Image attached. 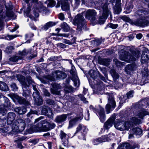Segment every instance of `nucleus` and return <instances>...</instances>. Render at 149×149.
Masks as SVG:
<instances>
[{
  "instance_id": "nucleus-36",
  "label": "nucleus",
  "mask_w": 149,
  "mask_h": 149,
  "mask_svg": "<svg viewBox=\"0 0 149 149\" xmlns=\"http://www.w3.org/2000/svg\"><path fill=\"white\" fill-rule=\"evenodd\" d=\"M35 103L37 105H40L43 103V100L40 96L39 97H37L34 99Z\"/></svg>"
},
{
  "instance_id": "nucleus-56",
  "label": "nucleus",
  "mask_w": 149,
  "mask_h": 149,
  "mask_svg": "<svg viewBox=\"0 0 149 149\" xmlns=\"http://www.w3.org/2000/svg\"><path fill=\"white\" fill-rule=\"evenodd\" d=\"M37 112L36 111H31L27 114V116L28 117H29L30 116V115L32 114H37Z\"/></svg>"
},
{
  "instance_id": "nucleus-26",
  "label": "nucleus",
  "mask_w": 149,
  "mask_h": 149,
  "mask_svg": "<svg viewBox=\"0 0 149 149\" xmlns=\"http://www.w3.org/2000/svg\"><path fill=\"white\" fill-rule=\"evenodd\" d=\"M53 88L51 89V92L54 94L59 95L60 91L58 90L59 86L56 84H52Z\"/></svg>"
},
{
  "instance_id": "nucleus-63",
  "label": "nucleus",
  "mask_w": 149,
  "mask_h": 149,
  "mask_svg": "<svg viewBox=\"0 0 149 149\" xmlns=\"http://www.w3.org/2000/svg\"><path fill=\"white\" fill-rule=\"evenodd\" d=\"M89 113L88 111H87V113L85 114V118L86 120H88L89 119Z\"/></svg>"
},
{
  "instance_id": "nucleus-6",
  "label": "nucleus",
  "mask_w": 149,
  "mask_h": 149,
  "mask_svg": "<svg viewBox=\"0 0 149 149\" xmlns=\"http://www.w3.org/2000/svg\"><path fill=\"white\" fill-rule=\"evenodd\" d=\"M84 19L81 14H78L74 19L72 23L74 25L77 26V30L81 31L84 23Z\"/></svg>"
},
{
  "instance_id": "nucleus-5",
  "label": "nucleus",
  "mask_w": 149,
  "mask_h": 149,
  "mask_svg": "<svg viewBox=\"0 0 149 149\" xmlns=\"http://www.w3.org/2000/svg\"><path fill=\"white\" fill-rule=\"evenodd\" d=\"M28 120H29V123L30 120L28 119L25 120L20 119H18L17 121H15L12 125L13 129L17 131H23L25 129L26 123H27V121Z\"/></svg>"
},
{
  "instance_id": "nucleus-37",
  "label": "nucleus",
  "mask_w": 149,
  "mask_h": 149,
  "mask_svg": "<svg viewBox=\"0 0 149 149\" xmlns=\"http://www.w3.org/2000/svg\"><path fill=\"white\" fill-rule=\"evenodd\" d=\"M110 72L114 79H117L119 77V75L115 72L114 70H111L110 71Z\"/></svg>"
},
{
  "instance_id": "nucleus-45",
  "label": "nucleus",
  "mask_w": 149,
  "mask_h": 149,
  "mask_svg": "<svg viewBox=\"0 0 149 149\" xmlns=\"http://www.w3.org/2000/svg\"><path fill=\"white\" fill-rule=\"evenodd\" d=\"M118 25L117 24H114L111 23H109L108 24V26L113 29H116L118 27Z\"/></svg>"
},
{
  "instance_id": "nucleus-48",
  "label": "nucleus",
  "mask_w": 149,
  "mask_h": 149,
  "mask_svg": "<svg viewBox=\"0 0 149 149\" xmlns=\"http://www.w3.org/2000/svg\"><path fill=\"white\" fill-rule=\"evenodd\" d=\"M113 61L117 66H120L123 65L122 63L118 61L117 59H114Z\"/></svg>"
},
{
  "instance_id": "nucleus-12",
  "label": "nucleus",
  "mask_w": 149,
  "mask_h": 149,
  "mask_svg": "<svg viewBox=\"0 0 149 149\" xmlns=\"http://www.w3.org/2000/svg\"><path fill=\"white\" fill-rule=\"evenodd\" d=\"M48 122L46 121H42L38 123L36 128V132L47 131L49 130V126L47 125Z\"/></svg>"
},
{
  "instance_id": "nucleus-3",
  "label": "nucleus",
  "mask_w": 149,
  "mask_h": 149,
  "mask_svg": "<svg viewBox=\"0 0 149 149\" xmlns=\"http://www.w3.org/2000/svg\"><path fill=\"white\" fill-rule=\"evenodd\" d=\"M141 123V120L135 117H132L130 121L126 122H120L119 120L114 123L115 127L120 131L128 130L130 128Z\"/></svg>"
},
{
  "instance_id": "nucleus-35",
  "label": "nucleus",
  "mask_w": 149,
  "mask_h": 149,
  "mask_svg": "<svg viewBox=\"0 0 149 149\" xmlns=\"http://www.w3.org/2000/svg\"><path fill=\"white\" fill-rule=\"evenodd\" d=\"M45 3L47 4V6L48 7H53L56 4L55 1L54 0H47Z\"/></svg>"
},
{
  "instance_id": "nucleus-42",
  "label": "nucleus",
  "mask_w": 149,
  "mask_h": 149,
  "mask_svg": "<svg viewBox=\"0 0 149 149\" xmlns=\"http://www.w3.org/2000/svg\"><path fill=\"white\" fill-rule=\"evenodd\" d=\"M19 58L18 56H13L11 57L9 59V60L10 61L13 62H16L17 61Z\"/></svg>"
},
{
  "instance_id": "nucleus-57",
  "label": "nucleus",
  "mask_w": 149,
  "mask_h": 149,
  "mask_svg": "<svg viewBox=\"0 0 149 149\" xmlns=\"http://www.w3.org/2000/svg\"><path fill=\"white\" fill-rule=\"evenodd\" d=\"M83 126L81 125H80L78 126L77 127V130L75 132V133H77L79 131H81V130L82 129Z\"/></svg>"
},
{
  "instance_id": "nucleus-38",
  "label": "nucleus",
  "mask_w": 149,
  "mask_h": 149,
  "mask_svg": "<svg viewBox=\"0 0 149 149\" xmlns=\"http://www.w3.org/2000/svg\"><path fill=\"white\" fill-rule=\"evenodd\" d=\"M14 49V47L12 46H8L6 47L5 52L8 54H10L12 52V50Z\"/></svg>"
},
{
  "instance_id": "nucleus-24",
  "label": "nucleus",
  "mask_w": 149,
  "mask_h": 149,
  "mask_svg": "<svg viewBox=\"0 0 149 149\" xmlns=\"http://www.w3.org/2000/svg\"><path fill=\"white\" fill-rule=\"evenodd\" d=\"M136 68V65L135 64L129 65L125 67V71L127 74H130L131 71L135 70Z\"/></svg>"
},
{
  "instance_id": "nucleus-10",
  "label": "nucleus",
  "mask_w": 149,
  "mask_h": 149,
  "mask_svg": "<svg viewBox=\"0 0 149 149\" xmlns=\"http://www.w3.org/2000/svg\"><path fill=\"white\" fill-rule=\"evenodd\" d=\"M97 15V12L95 10L89 9L86 11L85 17L93 22L96 19Z\"/></svg>"
},
{
  "instance_id": "nucleus-32",
  "label": "nucleus",
  "mask_w": 149,
  "mask_h": 149,
  "mask_svg": "<svg viewBox=\"0 0 149 149\" xmlns=\"http://www.w3.org/2000/svg\"><path fill=\"white\" fill-rule=\"evenodd\" d=\"M55 25V24L54 23L52 22H49L46 24L43 27V29L44 30H47L49 28Z\"/></svg>"
},
{
  "instance_id": "nucleus-51",
  "label": "nucleus",
  "mask_w": 149,
  "mask_h": 149,
  "mask_svg": "<svg viewBox=\"0 0 149 149\" xmlns=\"http://www.w3.org/2000/svg\"><path fill=\"white\" fill-rule=\"evenodd\" d=\"M87 130V128L83 126L81 132L82 134L83 135H84L86 134Z\"/></svg>"
},
{
  "instance_id": "nucleus-15",
  "label": "nucleus",
  "mask_w": 149,
  "mask_h": 149,
  "mask_svg": "<svg viewBox=\"0 0 149 149\" xmlns=\"http://www.w3.org/2000/svg\"><path fill=\"white\" fill-rule=\"evenodd\" d=\"M142 133V130L141 128L138 127L133 128L129 132V138L130 139L133 138L134 137V134H135L136 135H139Z\"/></svg>"
},
{
  "instance_id": "nucleus-14",
  "label": "nucleus",
  "mask_w": 149,
  "mask_h": 149,
  "mask_svg": "<svg viewBox=\"0 0 149 149\" xmlns=\"http://www.w3.org/2000/svg\"><path fill=\"white\" fill-rule=\"evenodd\" d=\"M70 73L72 75V80L73 81L74 85L75 86L78 87L80 85L79 79L77 74L76 69L74 67H72L70 71Z\"/></svg>"
},
{
  "instance_id": "nucleus-7",
  "label": "nucleus",
  "mask_w": 149,
  "mask_h": 149,
  "mask_svg": "<svg viewBox=\"0 0 149 149\" xmlns=\"http://www.w3.org/2000/svg\"><path fill=\"white\" fill-rule=\"evenodd\" d=\"M103 13L101 16L99 17V22L100 24H103L109 15L111 16L110 11L108 9L107 4L104 5L102 8Z\"/></svg>"
},
{
  "instance_id": "nucleus-20",
  "label": "nucleus",
  "mask_w": 149,
  "mask_h": 149,
  "mask_svg": "<svg viewBox=\"0 0 149 149\" xmlns=\"http://www.w3.org/2000/svg\"><path fill=\"white\" fill-rule=\"evenodd\" d=\"M48 11V10L46 7L42 5H41L40 8H36L34 10V13L36 17H38L39 16L38 12L45 13H46Z\"/></svg>"
},
{
  "instance_id": "nucleus-55",
  "label": "nucleus",
  "mask_w": 149,
  "mask_h": 149,
  "mask_svg": "<svg viewBox=\"0 0 149 149\" xmlns=\"http://www.w3.org/2000/svg\"><path fill=\"white\" fill-rule=\"evenodd\" d=\"M142 75L143 76H147L148 74V71L147 68H145V70H144V71H143L142 70L141 71Z\"/></svg>"
},
{
  "instance_id": "nucleus-52",
  "label": "nucleus",
  "mask_w": 149,
  "mask_h": 149,
  "mask_svg": "<svg viewBox=\"0 0 149 149\" xmlns=\"http://www.w3.org/2000/svg\"><path fill=\"white\" fill-rule=\"evenodd\" d=\"M58 59L57 56H52L50 58L48 59L49 61H52L57 60Z\"/></svg>"
},
{
  "instance_id": "nucleus-17",
  "label": "nucleus",
  "mask_w": 149,
  "mask_h": 149,
  "mask_svg": "<svg viewBox=\"0 0 149 149\" xmlns=\"http://www.w3.org/2000/svg\"><path fill=\"white\" fill-rule=\"evenodd\" d=\"M42 113L43 114L46 115L49 117H52L53 116V113L51 109L45 105L42 106Z\"/></svg>"
},
{
  "instance_id": "nucleus-28",
  "label": "nucleus",
  "mask_w": 149,
  "mask_h": 149,
  "mask_svg": "<svg viewBox=\"0 0 149 149\" xmlns=\"http://www.w3.org/2000/svg\"><path fill=\"white\" fill-rule=\"evenodd\" d=\"M15 111L19 114H23L26 111V109L25 107H16L14 109Z\"/></svg>"
},
{
  "instance_id": "nucleus-13",
  "label": "nucleus",
  "mask_w": 149,
  "mask_h": 149,
  "mask_svg": "<svg viewBox=\"0 0 149 149\" xmlns=\"http://www.w3.org/2000/svg\"><path fill=\"white\" fill-rule=\"evenodd\" d=\"M8 95L13 99L17 100L20 104H23L26 105L29 104V102L28 101L16 94L11 93L9 94Z\"/></svg>"
},
{
  "instance_id": "nucleus-33",
  "label": "nucleus",
  "mask_w": 149,
  "mask_h": 149,
  "mask_svg": "<svg viewBox=\"0 0 149 149\" xmlns=\"http://www.w3.org/2000/svg\"><path fill=\"white\" fill-rule=\"evenodd\" d=\"M89 74L91 77L93 79H96L97 77V72L93 70H91L89 71Z\"/></svg>"
},
{
  "instance_id": "nucleus-31",
  "label": "nucleus",
  "mask_w": 149,
  "mask_h": 149,
  "mask_svg": "<svg viewBox=\"0 0 149 149\" xmlns=\"http://www.w3.org/2000/svg\"><path fill=\"white\" fill-rule=\"evenodd\" d=\"M61 27L65 32H68L70 29V27L65 22H63L61 24Z\"/></svg>"
},
{
  "instance_id": "nucleus-18",
  "label": "nucleus",
  "mask_w": 149,
  "mask_h": 149,
  "mask_svg": "<svg viewBox=\"0 0 149 149\" xmlns=\"http://www.w3.org/2000/svg\"><path fill=\"white\" fill-rule=\"evenodd\" d=\"M149 60V51L146 49L143 51L141 58V62L142 63H146Z\"/></svg>"
},
{
  "instance_id": "nucleus-62",
  "label": "nucleus",
  "mask_w": 149,
  "mask_h": 149,
  "mask_svg": "<svg viewBox=\"0 0 149 149\" xmlns=\"http://www.w3.org/2000/svg\"><path fill=\"white\" fill-rule=\"evenodd\" d=\"M30 6H28L27 8L24 10V13L27 15H28L30 13Z\"/></svg>"
},
{
  "instance_id": "nucleus-43",
  "label": "nucleus",
  "mask_w": 149,
  "mask_h": 149,
  "mask_svg": "<svg viewBox=\"0 0 149 149\" xmlns=\"http://www.w3.org/2000/svg\"><path fill=\"white\" fill-rule=\"evenodd\" d=\"M101 143H102L101 140L100 138L94 139L93 141V143L94 145H97Z\"/></svg>"
},
{
  "instance_id": "nucleus-23",
  "label": "nucleus",
  "mask_w": 149,
  "mask_h": 149,
  "mask_svg": "<svg viewBox=\"0 0 149 149\" xmlns=\"http://www.w3.org/2000/svg\"><path fill=\"white\" fill-rule=\"evenodd\" d=\"M15 114L13 112L9 113L8 114L7 123L8 125H10L14 120L15 117Z\"/></svg>"
},
{
  "instance_id": "nucleus-46",
  "label": "nucleus",
  "mask_w": 149,
  "mask_h": 149,
  "mask_svg": "<svg viewBox=\"0 0 149 149\" xmlns=\"http://www.w3.org/2000/svg\"><path fill=\"white\" fill-rule=\"evenodd\" d=\"M7 112L6 109L4 108H0V117L1 115L4 116Z\"/></svg>"
},
{
  "instance_id": "nucleus-53",
  "label": "nucleus",
  "mask_w": 149,
  "mask_h": 149,
  "mask_svg": "<svg viewBox=\"0 0 149 149\" xmlns=\"http://www.w3.org/2000/svg\"><path fill=\"white\" fill-rule=\"evenodd\" d=\"M134 92L133 91H131L128 92L127 94V97L128 98H130L133 97Z\"/></svg>"
},
{
  "instance_id": "nucleus-61",
  "label": "nucleus",
  "mask_w": 149,
  "mask_h": 149,
  "mask_svg": "<svg viewBox=\"0 0 149 149\" xmlns=\"http://www.w3.org/2000/svg\"><path fill=\"white\" fill-rule=\"evenodd\" d=\"M63 42L69 45H71L72 44V43L71 42L70 40L65 39L63 40Z\"/></svg>"
},
{
  "instance_id": "nucleus-19",
  "label": "nucleus",
  "mask_w": 149,
  "mask_h": 149,
  "mask_svg": "<svg viewBox=\"0 0 149 149\" xmlns=\"http://www.w3.org/2000/svg\"><path fill=\"white\" fill-rule=\"evenodd\" d=\"M60 136L63 142V144L64 146L68 147V141L66 134L61 130L60 132Z\"/></svg>"
},
{
  "instance_id": "nucleus-2",
  "label": "nucleus",
  "mask_w": 149,
  "mask_h": 149,
  "mask_svg": "<svg viewBox=\"0 0 149 149\" xmlns=\"http://www.w3.org/2000/svg\"><path fill=\"white\" fill-rule=\"evenodd\" d=\"M136 14L139 16V19L132 21L125 16L122 17L121 18L124 21L130 22L132 25L142 27H145L149 25V22L145 19L149 17V13L147 11L140 10L136 12Z\"/></svg>"
},
{
  "instance_id": "nucleus-60",
  "label": "nucleus",
  "mask_w": 149,
  "mask_h": 149,
  "mask_svg": "<svg viewBox=\"0 0 149 149\" xmlns=\"http://www.w3.org/2000/svg\"><path fill=\"white\" fill-rule=\"evenodd\" d=\"M15 37V36H10V35H7L6 37V39L7 40H10Z\"/></svg>"
},
{
  "instance_id": "nucleus-25",
  "label": "nucleus",
  "mask_w": 149,
  "mask_h": 149,
  "mask_svg": "<svg viewBox=\"0 0 149 149\" xmlns=\"http://www.w3.org/2000/svg\"><path fill=\"white\" fill-rule=\"evenodd\" d=\"M114 136V134L112 133H110L108 135H106L102 136L100 137L101 140L102 142L109 141L111 140Z\"/></svg>"
},
{
  "instance_id": "nucleus-27",
  "label": "nucleus",
  "mask_w": 149,
  "mask_h": 149,
  "mask_svg": "<svg viewBox=\"0 0 149 149\" xmlns=\"http://www.w3.org/2000/svg\"><path fill=\"white\" fill-rule=\"evenodd\" d=\"M136 147L132 148L130 146V144L128 143H123L121 144L117 149H134Z\"/></svg>"
},
{
  "instance_id": "nucleus-64",
  "label": "nucleus",
  "mask_w": 149,
  "mask_h": 149,
  "mask_svg": "<svg viewBox=\"0 0 149 149\" xmlns=\"http://www.w3.org/2000/svg\"><path fill=\"white\" fill-rule=\"evenodd\" d=\"M33 36V33H29L25 35V37L26 38H31Z\"/></svg>"
},
{
  "instance_id": "nucleus-58",
  "label": "nucleus",
  "mask_w": 149,
  "mask_h": 149,
  "mask_svg": "<svg viewBox=\"0 0 149 149\" xmlns=\"http://www.w3.org/2000/svg\"><path fill=\"white\" fill-rule=\"evenodd\" d=\"M58 17L59 19L61 20H63L64 19V14L62 13H61L59 14Z\"/></svg>"
},
{
  "instance_id": "nucleus-47",
  "label": "nucleus",
  "mask_w": 149,
  "mask_h": 149,
  "mask_svg": "<svg viewBox=\"0 0 149 149\" xmlns=\"http://www.w3.org/2000/svg\"><path fill=\"white\" fill-rule=\"evenodd\" d=\"M145 114V112L144 111H142L139 112L137 114V116H138L139 118H142Z\"/></svg>"
},
{
  "instance_id": "nucleus-49",
  "label": "nucleus",
  "mask_w": 149,
  "mask_h": 149,
  "mask_svg": "<svg viewBox=\"0 0 149 149\" xmlns=\"http://www.w3.org/2000/svg\"><path fill=\"white\" fill-rule=\"evenodd\" d=\"M79 98L84 103H87L88 101L86 100V98L81 94L78 95Z\"/></svg>"
},
{
  "instance_id": "nucleus-54",
  "label": "nucleus",
  "mask_w": 149,
  "mask_h": 149,
  "mask_svg": "<svg viewBox=\"0 0 149 149\" xmlns=\"http://www.w3.org/2000/svg\"><path fill=\"white\" fill-rule=\"evenodd\" d=\"M28 54V52H26V50H24L22 52H19V54L22 56H24L27 55Z\"/></svg>"
},
{
  "instance_id": "nucleus-39",
  "label": "nucleus",
  "mask_w": 149,
  "mask_h": 149,
  "mask_svg": "<svg viewBox=\"0 0 149 149\" xmlns=\"http://www.w3.org/2000/svg\"><path fill=\"white\" fill-rule=\"evenodd\" d=\"M45 101L47 104L49 105H54L55 104L54 101L52 100L47 98L46 99Z\"/></svg>"
},
{
  "instance_id": "nucleus-21",
  "label": "nucleus",
  "mask_w": 149,
  "mask_h": 149,
  "mask_svg": "<svg viewBox=\"0 0 149 149\" xmlns=\"http://www.w3.org/2000/svg\"><path fill=\"white\" fill-rule=\"evenodd\" d=\"M68 115V114H63L57 116L55 119V121L58 123H61L66 120L67 117Z\"/></svg>"
},
{
  "instance_id": "nucleus-29",
  "label": "nucleus",
  "mask_w": 149,
  "mask_h": 149,
  "mask_svg": "<svg viewBox=\"0 0 149 149\" xmlns=\"http://www.w3.org/2000/svg\"><path fill=\"white\" fill-rule=\"evenodd\" d=\"M0 90L3 91H7L8 90V87L6 83L0 81Z\"/></svg>"
},
{
  "instance_id": "nucleus-11",
  "label": "nucleus",
  "mask_w": 149,
  "mask_h": 149,
  "mask_svg": "<svg viewBox=\"0 0 149 149\" xmlns=\"http://www.w3.org/2000/svg\"><path fill=\"white\" fill-rule=\"evenodd\" d=\"M53 77H51L50 79L52 81H55V78L57 79H63L67 77V74L63 72L57 70L53 73Z\"/></svg>"
},
{
  "instance_id": "nucleus-50",
  "label": "nucleus",
  "mask_w": 149,
  "mask_h": 149,
  "mask_svg": "<svg viewBox=\"0 0 149 149\" xmlns=\"http://www.w3.org/2000/svg\"><path fill=\"white\" fill-rule=\"evenodd\" d=\"M83 115L82 113L80 112L77 115V117L76 118H77V120H81L83 118Z\"/></svg>"
},
{
  "instance_id": "nucleus-41",
  "label": "nucleus",
  "mask_w": 149,
  "mask_h": 149,
  "mask_svg": "<svg viewBox=\"0 0 149 149\" xmlns=\"http://www.w3.org/2000/svg\"><path fill=\"white\" fill-rule=\"evenodd\" d=\"M10 87L12 90L14 91H16L17 90L18 88L16 84L15 83H12L10 85Z\"/></svg>"
},
{
  "instance_id": "nucleus-8",
  "label": "nucleus",
  "mask_w": 149,
  "mask_h": 149,
  "mask_svg": "<svg viewBox=\"0 0 149 149\" xmlns=\"http://www.w3.org/2000/svg\"><path fill=\"white\" fill-rule=\"evenodd\" d=\"M107 95L108 97V103L106 106L105 109L107 113H109L110 112L111 107L113 108L115 107L116 103L112 94L108 93Z\"/></svg>"
},
{
  "instance_id": "nucleus-4",
  "label": "nucleus",
  "mask_w": 149,
  "mask_h": 149,
  "mask_svg": "<svg viewBox=\"0 0 149 149\" xmlns=\"http://www.w3.org/2000/svg\"><path fill=\"white\" fill-rule=\"evenodd\" d=\"M120 52H123L122 54H120V59L128 62L135 61L136 60V58L140 56V52L138 50L133 51L131 54L128 53L123 49L120 50Z\"/></svg>"
},
{
  "instance_id": "nucleus-34",
  "label": "nucleus",
  "mask_w": 149,
  "mask_h": 149,
  "mask_svg": "<svg viewBox=\"0 0 149 149\" xmlns=\"http://www.w3.org/2000/svg\"><path fill=\"white\" fill-rule=\"evenodd\" d=\"M78 121L77 118H74L70 120L69 121V124L68 128H72Z\"/></svg>"
},
{
  "instance_id": "nucleus-9",
  "label": "nucleus",
  "mask_w": 149,
  "mask_h": 149,
  "mask_svg": "<svg viewBox=\"0 0 149 149\" xmlns=\"http://www.w3.org/2000/svg\"><path fill=\"white\" fill-rule=\"evenodd\" d=\"M89 108L90 109L92 110L95 113H96L97 112L98 113L100 119L102 122L103 123L105 121V115L103 108L100 106L99 109H97L94 108L92 105H90Z\"/></svg>"
},
{
  "instance_id": "nucleus-30",
  "label": "nucleus",
  "mask_w": 149,
  "mask_h": 149,
  "mask_svg": "<svg viewBox=\"0 0 149 149\" xmlns=\"http://www.w3.org/2000/svg\"><path fill=\"white\" fill-rule=\"evenodd\" d=\"M110 61V60L108 59H101L99 61L100 64L106 66L109 65Z\"/></svg>"
},
{
  "instance_id": "nucleus-22",
  "label": "nucleus",
  "mask_w": 149,
  "mask_h": 149,
  "mask_svg": "<svg viewBox=\"0 0 149 149\" xmlns=\"http://www.w3.org/2000/svg\"><path fill=\"white\" fill-rule=\"evenodd\" d=\"M61 4L62 9L64 11L68 10L69 9V5L67 0H61L59 2Z\"/></svg>"
},
{
  "instance_id": "nucleus-40",
  "label": "nucleus",
  "mask_w": 149,
  "mask_h": 149,
  "mask_svg": "<svg viewBox=\"0 0 149 149\" xmlns=\"http://www.w3.org/2000/svg\"><path fill=\"white\" fill-rule=\"evenodd\" d=\"M121 11V8L120 6H115L114 8L115 13L116 14L119 13Z\"/></svg>"
},
{
  "instance_id": "nucleus-59",
  "label": "nucleus",
  "mask_w": 149,
  "mask_h": 149,
  "mask_svg": "<svg viewBox=\"0 0 149 149\" xmlns=\"http://www.w3.org/2000/svg\"><path fill=\"white\" fill-rule=\"evenodd\" d=\"M58 47H60L61 48H65L66 47V45L62 43H60L57 44Z\"/></svg>"
},
{
  "instance_id": "nucleus-44",
  "label": "nucleus",
  "mask_w": 149,
  "mask_h": 149,
  "mask_svg": "<svg viewBox=\"0 0 149 149\" xmlns=\"http://www.w3.org/2000/svg\"><path fill=\"white\" fill-rule=\"evenodd\" d=\"M47 125L49 126V130L53 129L56 126V125L54 123L51 122H48V123H47Z\"/></svg>"
},
{
  "instance_id": "nucleus-1",
  "label": "nucleus",
  "mask_w": 149,
  "mask_h": 149,
  "mask_svg": "<svg viewBox=\"0 0 149 149\" xmlns=\"http://www.w3.org/2000/svg\"><path fill=\"white\" fill-rule=\"evenodd\" d=\"M17 78L18 80L20 82L22 85V87L24 93L23 95L24 96H28L31 93L29 88V84H31L33 87L34 91L33 92V96L34 99L37 97H39L40 93L37 89L35 83L32 80L31 77L30 76L27 77L26 80L24 77L21 75H17Z\"/></svg>"
},
{
  "instance_id": "nucleus-16",
  "label": "nucleus",
  "mask_w": 149,
  "mask_h": 149,
  "mask_svg": "<svg viewBox=\"0 0 149 149\" xmlns=\"http://www.w3.org/2000/svg\"><path fill=\"white\" fill-rule=\"evenodd\" d=\"M115 119V115H112L110 118L105 123L104 125V128L106 130H108L112 126L113 122Z\"/></svg>"
}]
</instances>
